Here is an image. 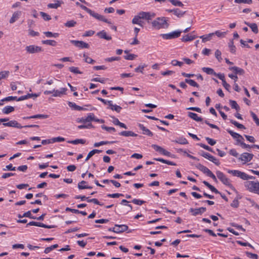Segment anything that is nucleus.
<instances>
[{
  "label": "nucleus",
  "instance_id": "obj_1",
  "mask_svg": "<svg viewBox=\"0 0 259 259\" xmlns=\"http://www.w3.org/2000/svg\"><path fill=\"white\" fill-rule=\"evenodd\" d=\"M245 188L251 193L259 195V182L257 181L246 180L244 183Z\"/></svg>",
  "mask_w": 259,
  "mask_h": 259
},
{
  "label": "nucleus",
  "instance_id": "obj_2",
  "mask_svg": "<svg viewBox=\"0 0 259 259\" xmlns=\"http://www.w3.org/2000/svg\"><path fill=\"white\" fill-rule=\"evenodd\" d=\"M80 7L82 10L85 11L87 13H88L90 15H91L95 18H96L100 21L106 22L108 24H111L112 23L111 21H109L107 19H106L104 16L100 15L98 13H95L94 11L89 9L85 6L81 5H80Z\"/></svg>",
  "mask_w": 259,
  "mask_h": 259
},
{
  "label": "nucleus",
  "instance_id": "obj_3",
  "mask_svg": "<svg viewBox=\"0 0 259 259\" xmlns=\"http://www.w3.org/2000/svg\"><path fill=\"white\" fill-rule=\"evenodd\" d=\"M152 25L153 27L157 29L167 28L169 25L165 17H158L156 18L152 22Z\"/></svg>",
  "mask_w": 259,
  "mask_h": 259
},
{
  "label": "nucleus",
  "instance_id": "obj_4",
  "mask_svg": "<svg viewBox=\"0 0 259 259\" xmlns=\"http://www.w3.org/2000/svg\"><path fill=\"white\" fill-rule=\"evenodd\" d=\"M228 172L232 174L234 176L239 177L243 180L255 179L254 177L250 176L246 173L238 170H228Z\"/></svg>",
  "mask_w": 259,
  "mask_h": 259
},
{
  "label": "nucleus",
  "instance_id": "obj_5",
  "mask_svg": "<svg viewBox=\"0 0 259 259\" xmlns=\"http://www.w3.org/2000/svg\"><path fill=\"white\" fill-rule=\"evenodd\" d=\"M67 89L65 88H61L60 90H53L52 91H45L44 94L46 95L52 94V96L54 97H62L64 95L66 94Z\"/></svg>",
  "mask_w": 259,
  "mask_h": 259
},
{
  "label": "nucleus",
  "instance_id": "obj_6",
  "mask_svg": "<svg viewBox=\"0 0 259 259\" xmlns=\"http://www.w3.org/2000/svg\"><path fill=\"white\" fill-rule=\"evenodd\" d=\"M216 175L218 178L225 185L232 186L230 183V180L221 171L218 170L216 171Z\"/></svg>",
  "mask_w": 259,
  "mask_h": 259
},
{
  "label": "nucleus",
  "instance_id": "obj_7",
  "mask_svg": "<svg viewBox=\"0 0 259 259\" xmlns=\"http://www.w3.org/2000/svg\"><path fill=\"white\" fill-rule=\"evenodd\" d=\"M181 31H175L169 33L162 34L161 36L165 39H171L175 38H178L181 35Z\"/></svg>",
  "mask_w": 259,
  "mask_h": 259
},
{
  "label": "nucleus",
  "instance_id": "obj_8",
  "mask_svg": "<svg viewBox=\"0 0 259 259\" xmlns=\"http://www.w3.org/2000/svg\"><path fill=\"white\" fill-rule=\"evenodd\" d=\"M253 157V154L247 152H244L241 154L239 157V159L242 161L243 164H245L250 161Z\"/></svg>",
  "mask_w": 259,
  "mask_h": 259
},
{
  "label": "nucleus",
  "instance_id": "obj_9",
  "mask_svg": "<svg viewBox=\"0 0 259 259\" xmlns=\"http://www.w3.org/2000/svg\"><path fill=\"white\" fill-rule=\"evenodd\" d=\"M25 50L26 52L29 54L37 53L42 51V50L40 47L35 45H30L27 46L25 48Z\"/></svg>",
  "mask_w": 259,
  "mask_h": 259
},
{
  "label": "nucleus",
  "instance_id": "obj_10",
  "mask_svg": "<svg viewBox=\"0 0 259 259\" xmlns=\"http://www.w3.org/2000/svg\"><path fill=\"white\" fill-rule=\"evenodd\" d=\"M200 155L203 157L208 159L210 161H212L217 165H219L220 164V162H219V160L208 153L205 152L204 151H202L201 153H200Z\"/></svg>",
  "mask_w": 259,
  "mask_h": 259
},
{
  "label": "nucleus",
  "instance_id": "obj_11",
  "mask_svg": "<svg viewBox=\"0 0 259 259\" xmlns=\"http://www.w3.org/2000/svg\"><path fill=\"white\" fill-rule=\"evenodd\" d=\"M70 42L74 45L75 47L83 49L89 48V44L83 41L71 40H70Z\"/></svg>",
  "mask_w": 259,
  "mask_h": 259
},
{
  "label": "nucleus",
  "instance_id": "obj_12",
  "mask_svg": "<svg viewBox=\"0 0 259 259\" xmlns=\"http://www.w3.org/2000/svg\"><path fill=\"white\" fill-rule=\"evenodd\" d=\"M140 13L142 19H145L147 20L148 22H149V21L151 20L152 18H154L155 16V14L152 12H146L142 11Z\"/></svg>",
  "mask_w": 259,
  "mask_h": 259
},
{
  "label": "nucleus",
  "instance_id": "obj_13",
  "mask_svg": "<svg viewBox=\"0 0 259 259\" xmlns=\"http://www.w3.org/2000/svg\"><path fill=\"white\" fill-rule=\"evenodd\" d=\"M85 120L87 122H91L92 121H95L96 122H98L99 123H104V120L101 119H98L95 117L94 113H90L88 114V116L85 117Z\"/></svg>",
  "mask_w": 259,
  "mask_h": 259
},
{
  "label": "nucleus",
  "instance_id": "obj_14",
  "mask_svg": "<svg viewBox=\"0 0 259 259\" xmlns=\"http://www.w3.org/2000/svg\"><path fill=\"white\" fill-rule=\"evenodd\" d=\"M27 225L38 226L48 229H51L55 227V226L54 225H47L41 223L35 222L33 221L29 222L28 224H27Z\"/></svg>",
  "mask_w": 259,
  "mask_h": 259
},
{
  "label": "nucleus",
  "instance_id": "obj_15",
  "mask_svg": "<svg viewBox=\"0 0 259 259\" xmlns=\"http://www.w3.org/2000/svg\"><path fill=\"white\" fill-rule=\"evenodd\" d=\"M3 125L5 126L14 127L18 128H22L23 127L17 121L11 120L8 122H5Z\"/></svg>",
  "mask_w": 259,
  "mask_h": 259
},
{
  "label": "nucleus",
  "instance_id": "obj_16",
  "mask_svg": "<svg viewBox=\"0 0 259 259\" xmlns=\"http://www.w3.org/2000/svg\"><path fill=\"white\" fill-rule=\"evenodd\" d=\"M206 210V208L201 207L198 208H190V211L192 213V215L196 216L198 214H201Z\"/></svg>",
  "mask_w": 259,
  "mask_h": 259
},
{
  "label": "nucleus",
  "instance_id": "obj_17",
  "mask_svg": "<svg viewBox=\"0 0 259 259\" xmlns=\"http://www.w3.org/2000/svg\"><path fill=\"white\" fill-rule=\"evenodd\" d=\"M116 230L115 233H120L127 230L128 226L125 225H117L115 224Z\"/></svg>",
  "mask_w": 259,
  "mask_h": 259
},
{
  "label": "nucleus",
  "instance_id": "obj_18",
  "mask_svg": "<svg viewBox=\"0 0 259 259\" xmlns=\"http://www.w3.org/2000/svg\"><path fill=\"white\" fill-rule=\"evenodd\" d=\"M166 11H167L169 13H173L174 14L177 16L178 17H182L186 13L185 11H182L179 9H174L173 10H167Z\"/></svg>",
  "mask_w": 259,
  "mask_h": 259
},
{
  "label": "nucleus",
  "instance_id": "obj_19",
  "mask_svg": "<svg viewBox=\"0 0 259 259\" xmlns=\"http://www.w3.org/2000/svg\"><path fill=\"white\" fill-rule=\"evenodd\" d=\"M196 167L203 172L204 174H205L207 176L211 172V171L206 166L199 163L196 166Z\"/></svg>",
  "mask_w": 259,
  "mask_h": 259
},
{
  "label": "nucleus",
  "instance_id": "obj_20",
  "mask_svg": "<svg viewBox=\"0 0 259 259\" xmlns=\"http://www.w3.org/2000/svg\"><path fill=\"white\" fill-rule=\"evenodd\" d=\"M97 35L98 36L101 38L105 39L107 40H111L112 37L111 36L108 35L105 31L102 30L97 33Z\"/></svg>",
  "mask_w": 259,
  "mask_h": 259
},
{
  "label": "nucleus",
  "instance_id": "obj_21",
  "mask_svg": "<svg viewBox=\"0 0 259 259\" xmlns=\"http://www.w3.org/2000/svg\"><path fill=\"white\" fill-rule=\"evenodd\" d=\"M229 69L230 70H232L236 75H243L245 73V71L243 69L236 66L229 67Z\"/></svg>",
  "mask_w": 259,
  "mask_h": 259
},
{
  "label": "nucleus",
  "instance_id": "obj_22",
  "mask_svg": "<svg viewBox=\"0 0 259 259\" xmlns=\"http://www.w3.org/2000/svg\"><path fill=\"white\" fill-rule=\"evenodd\" d=\"M139 127L140 129L143 131V134L144 135H146L150 137H152L153 136L152 133L149 129L144 126V125L139 124Z\"/></svg>",
  "mask_w": 259,
  "mask_h": 259
},
{
  "label": "nucleus",
  "instance_id": "obj_23",
  "mask_svg": "<svg viewBox=\"0 0 259 259\" xmlns=\"http://www.w3.org/2000/svg\"><path fill=\"white\" fill-rule=\"evenodd\" d=\"M110 117L113 119L112 122L115 125H119L121 127L124 128L125 129H126L127 128L126 125L124 123L120 122L117 118L115 117L114 116Z\"/></svg>",
  "mask_w": 259,
  "mask_h": 259
},
{
  "label": "nucleus",
  "instance_id": "obj_24",
  "mask_svg": "<svg viewBox=\"0 0 259 259\" xmlns=\"http://www.w3.org/2000/svg\"><path fill=\"white\" fill-rule=\"evenodd\" d=\"M21 15V11H16L14 12L12 15V17L10 20V23H14L20 17V15Z\"/></svg>",
  "mask_w": 259,
  "mask_h": 259
},
{
  "label": "nucleus",
  "instance_id": "obj_25",
  "mask_svg": "<svg viewBox=\"0 0 259 259\" xmlns=\"http://www.w3.org/2000/svg\"><path fill=\"white\" fill-rule=\"evenodd\" d=\"M244 23L247 25L248 26H249L251 29V30L255 33H257L258 32V29L257 27V25L256 23H250L247 22H244Z\"/></svg>",
  "mask_w": 259,
  "mask_h": 259
},
{
  "label": "nucleus",
  "instance_id": "obj_26",
  "mask_svg": "<svg viewBox=\"0 0 259 259\" xmlns=\"http://www.w3.org/2000/svg\"><path fill=\"white\" fill-rule=\"evenodd\" d=\"M109 106L110 109L113 111H115L117 113H119L122 109V108L118 105H113L112 101L109 102Z\"/></svg>",
  "mask_w": 259,
  "mask_h": 259
},
{
  "label": "nucleus",
  "instance_id": "obj_27",
  "mask_svg": "<svg viewBox=\"0 0 259 259\" xmlns=\"http://www.w3.org/2000/svg\"><path fill=\"white\" fill-rule=\"evenodd\" d=\"M172 142L178 143L182 145H185L188 143L187 139L183 137L178 138L172 141Z\"/></svg>",
  "mask_w": 259,
  "mask_h": 259
},
{
  "label": "nucleus",
  "instance_id": "obj_28",
  "mask_svg": "<svg viewBox=\"0 0 259 259\" xmlns=\"http://www.w3.org/2000/svg\"><path fill=\"white\" fill-rule=\"evenodd\" d=\"M49 115L46 114H36L31 116H27L23 117V119H32V118H47Z\"/></svg>",
  "mask_w": 259,
  "mask_h": 259
},
{
  "label": "nucleus",
  "instance_id": "obj_29",
  "mask_svg": "<svg viewBox=\"0 0 259 259\" xmlns=\"http://www.w3.org/2000/svg\"><path fill=\"white\" fill-rule=\"evenodd\" d=\"M188 116L196 121H202V118L201 117H198L197 114L193 112H189Z\"/></svg>",
  "mask_w": 259,
  "mask_h": 259
},
{
  "label": "nucleus",
  "instance_id": "obj_30",
  "mask_svg": "<svg viewBox=\"0 0 259 259\" xmlns=\"http://www.w3.org/2000/svg\"><path fill=\"white\" fill-rule=\"evenodd\" d=\"M120 136L125 137H136L137 134L134 133L132 131H122L119 134Z\"/></svg>",
  "mask_w": 259,
  "mask_h": 259
},
{
  "label": "nucleus",
  "instance_id": "obj_31",
  "mask_svg": "<svg viewBox=\"0 0 259 259\" xmlns=\"http://www.w3.org/2000/svg\"><path fill=\"white\" fill-rule=\"evenodd\" d=\"M68 104L70 107L73 108L74 110H75L79 111V110H82L85 109L83 108H82L79 106H78V105H76L74 103H73L71 102H69Z\"/></svg>",
  "mask_w": 259,
  "mask_h": 259
},
{
  "label": "nucleus",
  "instance_id": "obj_32",
  "mask_svg": "<svg viewBox=\"0 0 259 259\" xmlns=\"http://www.w3.org/2000/svg\"><path fill=\"white\" fill-rule=\"evenodd\" d=\"M196 37L197 36L195 35H190L187 34L184 36L181 39L182 41L187 42L194 39L195 38H196Z\"/></svg>",
  "mask_w": 259,
  "mask_h": 259
},
{
  "label": "nucleus",
  "instance_id": "obj_33",
  "mask_svg": "<svg viewBox=\"0 0 259 259\" xmlns=\"http://www.w3.org/2000/svg\"><path fill=\"white\" fill-rule=\"evenodd\" d=\"M214 35V33H210L207 35L200 36V38H202V41L203 42H205L211 39V37Z\"/></svg>",
  "mask_w": 259,
  "mask_h": 259
},
{
  "label": "nucleus",
  "instance_id": "obj_34",
  "mask_svg": "<svg viewBox=\"0 0 259 259\" xmlns=\"http://www.w3.org/2000/svg\"><path fill=\"white\" fill-rule=\"evenodd\" d=\"M63 2L59 1H56V3L55 4H49L48 5V7L51 9H57L59 7L61 4Z\"/></svg>",
  "mask_w": 259,
  "mask_h": 259
},
{
  "label": "nucleus",
  "instance_id": "obj_35",
  "mask_svg": "<svg viewBox=\"0 0 259 259\" xmlns=\"http://www.w3.org/2000/svg\"><path fill=\"white\" fill-rule=\"evenodd\" d=\"M101 152V150H100L98 149H94V150H92L88 153V154L85 158V161H88L91 157H92L96 153H99Z\"/></svg>",
  "mask_w": 259,
  "mask_h": 259
},
{
  "label": "nucleus",
  "instance_id": "obj_36",
  "mask_svg": "<svg viewBox=\"0 0 259 259\" xmlns=\"http://www.w3.org/2000/svg\"><path fill=\"white\" fill-rule=\"evenodd\" d=\"M87 182L84 181H82L78 184V188L79 189H92V187L84 185Z\"/></svg>",
  "mask_w": 259,
  "mask_h": 259
},
{
  "label": "nucleus",
  "instance_id": "obj_37",
  "mask_svg": "<svg viewBox=\"0 0 259 259\" xmlns=\"http://www.w3.org/2000/svg\"><path fill=\"white\" fill-rule=\"evenodd\" d=\"M14 108L12 106H8L4 107L2 109V111L4 113L8 114L14 111Z\"/></svg>",
  "mask_w": 259,
  "mask_h": 259
},
{
  "label": "nucleus",
  "instance_id": "obj_38",
  "mask_svg": "<svg viewBox=\"0 0 259 259\" xmlns=\"http://www.w3.org/2000/svg\"><path fill=\"white\" fill-rule=\"evenodd\" d=\"M142 18L141 17V15H140V13H139L138 14L135 16L132 20V23L134 24H138L140 22L141 19Z\"/></svg>",
  "mask_w": 259,
  "mask_h": 259
},
{
  "label": "nucleus",
  "instance_id": "obj_39",
  "mask_svg": "<svg viewBox=\"0 0 259 259\" xmlns=\"http://www.w3.org/2000/svg\"><path fill=\"white\" fill-rule=\"evenodd\" d=\"M185 82L186 83H188L191 86H192L194 87L198 88L199 87L198 84L196 81H195L194 80H192V79H185Z\"/></svg>",
  "mask_w": 259,
  "mask_h": 259
},
{
  "label": "nucleus",
  "instance_id": "obj_40",
  "mask_svg": "<svg viewBox=\"0 0 259 259\" xmlns=\"http://www.w3.org/2000/svg\"><path fill=\"white\" fill-rule=\"evenodd\" d=\"M154 160L158 161L164 163H166V164H167L168 165H176V164L175 163H174L172 161L165 160L162 158H154Z\"/></svg>",
  "mask_w": 259,
  "mask_h": 259
},
{
  "label": "nucleus",
  "instance_id": "obj_41",
  "mask_svg": "<svg viewBox=\"0 0 259 259\" xmlns=\"http://www.w3.org/2000/svg\"><path fill=\"white\" fill-rule=\"evenodd\" d=\"M41 42L42 44L48 45L51 46H56L57 45V42L54 40H42Z\"/></svg>",
  "mask_w": 259,
  "mask_h": 259
},
{
  "label": "nucleus",
  "instance_id": "obj_42",
  "mask_svg": "<svg viewBox=\"0 0 259 259\" xmlns=\"http://www.w3.org/2000/svg\"><path fill=\"white\" fill-rule=\"evenodd\" d=\"M202 70L207 74L217 75V73L214 71L213 69L210 68L203 67L202 68Z\"/></svg>",
  "mask_w": 259,
  "mask_h": 259
},
{
  "label": "nucleus",
  "instance_id": "obj_43",
  "mask_svg": "<svg viewBox=\"0 0 259 259\" xmlns=\"http://www.w3.org/2000/svg\"><path fill=\"white\" fill-rule=\"evenodd\" d=\"M227 132L234 138V139H238L241 138L242 140H243V138L242 136L239 135V134H237L236 133H235L233 132L232 131H231L230 130H227Z\"/></svg>",
  "mask_w": 259,
  "mask_h": 259
},
{
  "label": "nucleus",
  "instance_id": "obj_44",
  "mask_svg": "<svg viewBox=\"0 0 259 259\" xmlns=\"http://www.w3.org/2000/svg\"><path fill=\"white\" fill-rule=\"evenodd\" d=\"M68 143L73 144H83L85 143V140H84L83 139H76L75 140L68 141Z\"/></svg>",
  "mask_w": 259,
  "mask_h": 259
},
{
  "label": "nucleus",
  "instance_id": "obj_45",
  "mask_svg": "<svg viewBox=\"0 0 259 259\" xmlns=\"http://www.w3.org/2000/svg\"><path fill=\"white\" fill-rule=\"evenodd\" d=\"M228 46L230 48V51L232 53L235 54L236 52V47L234 45V42L233 40H230V41L229 43Z\"/></svg>",
  "mask_w": 259,
  "mask_h": 259
},
{
  "label": "nucleus",
  "instance_id": "obj_46",
  "mask_svg": "<svg viewBox=\"0 0 259 259\" xmlns=\"http://www.w3.org/2000/svg\"><path fill=\"white\" fill-rule=\"evenodd\" d=\"M230 121L232 124H234L237 127L240 128V129H245V127L243 124H240V123H238V122H237L234 120H232V119H230Z\"/></svg>",
  "mask_w": 259,
  "mask_h": 259
},
{
  "label": "nucleus",
  "instance_id": "obj_47",
  "mask_svg": "<svg viewBox=\"0 0 259 259\" xmlns=\"http://www.w3.org/2000/svg\"><path fill=\"white\" fill-rule=\"evenodd\" d=\"M58 247V245L57 244H54L53 245H51L50 247H48L45 248L44 252L46 254L49 253L51 252L53 249L57 248Z\"/></svg>",
  "mask_w": 259,
  "mask_h": 259
},
{
  "label": "nucleus",
  "instance_id": "obj_48",
  "mask_svg": "<svg viewBox=\"0 0 259 259\" xmlns=\"http://www.w3.org/2000/svg\"><path fill=\"white\" fill-rule=\"evenodd\" d=\"M44 33L48 37H57L59 36V33H53L50 31L44 32Z\"/></svg>",
  "mask_w": 259,
  "mask_h": 259
},
{
  "label": "nucleus",
  "instance_id": "obj_49",
  "mask_svg": "<svg viewBox=\"0 0 259 259\" xmlns=\"http://www.w3.org/2000/svg\"><path fill=\"white\" fill-rule=\"evenodd\" d=\"M229 102L232 108L235 109L237 111H239L240 110V107L236 101L230 100Z\"/></svg>",
  "mask_w": 259,
  "mask_h": 259
},
{
  "label": "nucleus",
  "instance_id": "obj_50",
  "mask_svg": "<svg viewBox=\"0 0 259 259\" xmlns=\"http://www.w3.org/2000/svg\"><path fill=\"white\" fill-rule=\"evenodd\" d=\"M169 1L175 6H178L182 7L184 6V4L178 0H169Z\"/></svg>",
  "mask_w": 259,
  "mask_h": 259
},
{
  "label": "nucleus",
  "instance_id": "obj_51",
  "mask_svg": "<svg viewBox=\"0 0 259 259\" xmlns=\"http://www.w3.org/2000/svg\"><path fill=\"white\" fill-rule=\"evenodd\" d=\"M147 67V65L145 64H140L138 67L136 68L135 69V71L136 72H141L143 73V70H144V68Z\"/></svg>",
  "mask_w": 259,
  "mask_h": 259
},
{
  "label": "nucleus",
  "instance_id": "obj_52",
  "mask_svg": "<svg viewBox=\"0 0 259 259\" xmlns=\"http://www.w3.org/2000/svg\"><path fill=\"white\" fill-rule=\"evenodd\" d=\"M114 142H109V141H101L100 142L98 143H95L94 145V146L95 147H98L100 146L103 145H106L110 143H113Z\"/></svg>",
  "mask_w": 259,
  "mask_h": 259
},
{
  "label": "nucleus",
  "instance_id": "obj_53",
  "mask_svg": "<svg viewBox=\"0 0 259 259\" xmlns=\"http://www.w3.org/2000/svg\"><path fill=\"white\" fill-rule=\"evenodd\" d=\"M125 205L126 206V208L121 212L123 214L127 213L128 212L131 211L133 209V207L131 204H125Z\"/></svg>",
  "mask_w": 259,
  "mask_h": 259
},
{
  "label": "nucleus",
  "instance_id": "obj_54",
  "mask_svg": "<svg viewBox=\"0 0 259 259\" xmlns=\"http://www.w3.org/2000/svg\"><path fill=\"white\" fill-rule=\"evenodd\" d=\"M76 24V22L74 20H70L65 23L64 25L67 27H74Z\"/></svg>",
  "mask_w": 259,
  "mask_h": 259
},
{
  "label": "nucleus",
  "instance_id": "obj_55",
  "mask_svg": "<svg viewBox=\"0 0 259 259\" xmlns=\"http://www.w3.org/2000/svg\"><path fill=\"white\" fill-rule=\"evenodd\" d=\"M83 57L84 58V61L88 63L89 64H93L95 61L94 60L92 59V58L89 57L87 55H86L85 54L83 55Z\"/></svg>",
  "mask_w": 259,
  "mask_h": 259
},
{
  "label": "nucleus",
  "instance_id": "obj_56",
  "mask_svg": "<svg viewBox=\"0 0 259 259\" xmlns=\"http://www.w3.org/2000/svg\"><path fill=\"white\" fill-rule=\"evenodd\" d=\"M234 2L236 4H251L252 3V0H234Z\"/></svg>",
  "mask_w": 259,
  "mask_h": 259
},
{
  "label": "nucleus",
  "instance_id": "obj_57",
  "mask_svg": "<svg viewBox=\"0 0 259 259\" xmlns=\"http://www.w3.org/2000/svg\"><path fill=\"white\" fill-rule=\"evenodd\" d=\"M69 70L70 71H71V72H73L74 73H76V74H81L82 73V72L78 70V68L77 67H70L69 68Z\"/></svg>",
  "mask_w": 259,
  "mask_h": 259
},
{
  "label": "nucleus",
  "instance_id": "obj_58",
  "mask_svg": "<svg viewBox=\"0 0 259 259\" xmlns=\"http://www.w3.org/2000/svg\"><path fill=\"white\" fill-rule=\"evenodd\" d=\"M40 14L45 20L49 21L51 19V16L45 12H40Z\"/></svg>",
  "mask_w": 259,
  "mask_h": 259
},
{
  "label": "nucleus",
  "instance_id": "obj_59",
  "mask_svg": "<svg viewBox=\"0 0 259 259\" xmlns=\"http://www.w3.org/2000/svg\"><path fill=\"white\" fill-rule=\"evenodd\" d=\"M18 99L17 97L9 96L1 100V102L10 101L13 100H17Z\"/></svg>",
  "mask_w": 259,
  "mask_h": 259
},
{
  "label": "nucleus",
  "instance_id": "obj_60",
  "mask_svg": "<svg viewBox=\"0 0 259 259\" xmlns=\"http://www.w3.org/2000/svg\"><path fill=\"white\" fill-rule=\"evenodd\" d=\"M52 142H61L65 141V139L63 137H58L53 138L51 139Z\"/></svg>",
  "mask_w": 259,
  "mask_h": 259
},
{
  "label": "nucleus",
  "instance_id": "obj_61",
  "mask_svg": "<svg viewBox=\"0 0 259 259\" xmlns=\"http://www.w3.org/2000/svg\"><path fill=\"white\" fill-rule=\"evenodd\" d=\"M221 52L219 50H217L215 52V56L217 58V59L219 61H221L222 60V58L221 57Z\"/></svg>",
  "mask_w": 259,
  "mask_h": 259
},
{
  "label": "nucleus",
  "instance_id": "obj_62",
  "mask_svg": "<svg viewBox=\"0 0 259 259\" xmlns=\"http://www.w3.org/2000/svg\"><path fill=\"white\" fill-rule=\"evenodd\" d=\"M136 57H137V55H136L135 54H128L126 56H125L124 59L126 60H133Z\"/></svg>",
  "mask_w": 259,
  "mask_h": 259
},
{
  "label": "nucleus",
  "instance_id": "obj_63",
  "mask_svg": "<svg viewBox=\"0 0 259 259\" xmlns=\"http://www.w3.org/2000/svg\"><path fill=\"white\" fill-rule=\"evenodd\" d=\"M152 147L153 148L155 151H156L160 153H161L163 149V148L162 147H161L159 146H158L157 145H154V144L152 145Z\"/></svg>",
  "mask_w": 259,
  "mask_h": 259
},
{
  "label": "nucleus",
  "instance_id": "obj_64",
  "mask_svg": "<svg viewBox=\"0 0 259 259\" xmlns=\"http://www.w3.org/2000/svg\"><path fill=\"white\" fill-rule=\"evenodd\" d=\"M251 115L257 125H259V119L253 112H251Z\"/></svg>",
  "mask_w": 259,
  "mask_h": 259
}]
</instances>
